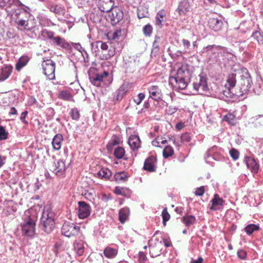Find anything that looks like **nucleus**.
<instances>
[{"mask_svg": "<svg viewBox=\"0 0 263 263\" xmlns=\"http://www.w3.org/2000/svg\"><path fill=\"white\" fill-rule=\"evenodd\" d=\"M191 77L189 66L185 63H177L171 70L169 83L174 90H182L187 87Z\"/></svg>", "mask_w": 263, "mask_h": 263, "instance_id": "1", "label": "nucleus"}, {"mask_svg": "<svg viewBox=\"0 0 263 263\" xmlns=\"http://www.w3.org/2000/svg\"><path fill=\"white\" fill-rule=\"evenodd\" d=\"M21 223V232L23 236L33 238L35 234L36 217L31 215V211H26L22 217Z\"/></svg>", "mask_w": 263, "mask_h": 263, "instance_id": "2", "label": "nucleus"}, {"mask_svg": "<svg viewBox=\"0 0 263 263\" xmlns=\"http://www.w3.org/2000/svg\"><path fill=\"white\" fill-rule=\"evenodd\" d=\"M42 229L47 233H51L54 227V214L49 207H45L41 218Z\"/></svg>", "mask_w": 263, "mask_h": 263, "instance_id": "3", "label": "nucleus"}, {"mask_svg": "<svg viewBox=\"0 0 263 263\" xmlns=\"http://www.w3.org/2000/svg\"><path fill=\"white\" fill-rule=\"evenodd\" d=\"M44 74L49 79L55 78V63L50 59L44 60L42 63Z\"/></svg>", "mask_w": 263, "mask_h": 263, "instance_id": "4", "label": "nucleus"}, {"mask_svg": "<svg viewBox=\"0 0 263 263\" xmlns=\"http://www.w3.org/2000/svg\"><path fill=\"white\" fill-rule=\"evenodd\" d=\"M193 85L194 90L199 94H203L209 89L206 79L204 77L199 76L193 82Z\"/></svg>", "mask_w": 263, "mask_h": 263, "instance_id": "5", "label": "nucleus"}, {"mask_svg": "<svg viewBox=\"0 0 263 263\" xmlns=\"http://www.w3.org/2000/svg\"><path fill=\"white\" fill-rule=\"evenodd\" d=\"M79 231V227L70 222H65L61 229L62 234L68 237L78 235Z\"/></svg>", "mask_w": 263, "mask_h": 263, "instance_id": "6", "label": "nucleus"}, {"mask_svg": "<svg viewBox=\"0 0 263 263\" xmlns=\"http://www.w3.org/2000/svg\"><path fill=\"white\" fill-rule=\"evenodd\" d=\"M242 75L240 76V83L242 94L246 93L247 91L251 88L252 80L250 74L247 69H245L242 71Z\"/></svg>", "mask_w": 263, "mask_h": 263, "instance_id": "7", "label": "nucleus"}, {"mask_svg": "<svg viewBox=\"0 0 263 263\" xmlns=\"http://www.w3.org/2000/svg\"><path fill=\"white\" fill-rule=\"evenodd\" d=\"M78 215L80 219L87 218L90 215L91 208L85 201H79Z\"/></svg>", "mask_w": 263, "mask_h": 263, "instance_id": "8", "label": "nucleus"}, {"mask_svg": "<svg viewBox=\"0 0 263 263\" xmlns=\"http://www.w3.org/2000/svg\"><path fill=\"white\" fill-rule=\"evenodd\" d=\"M111 10V13L109 14L108 18L111 24L115 25L122 20L123 17V13L121 9L117 5Z\"/></svg>", "mask_w": 263, "mask_h": 263, "instance_id": "9", "label": "nucleus"}, {"mask_svg": "<svg viewBox=\"0 0 263 263\" xmlns=\"http://www.w3.org/2000/svg\"><path fill=\"white\" fill-rule=\"evenodd\" d=\"M115 0H99L98 6L101 11L108 12L116 6Z\"/></svg>", "mask_w": 263, "mask_h": 263, "instance_id": "10", "label": "nucleus"}, {"mask_svg": "<svg viewBox=\"0 0 263 263\" xmlns=\"http://www.w3.org/2000/svg\"><path fill=\"white\" fill-rule=\"evenodd\" d=\"M108 76V73L104 71L103 73L90 74L89 79L91 83L96 86H100L101 82Z\"/></svg>", "mask_w": 263, "mask_h": 263, "instance_id": "11", "label": "nucleus"}, {"mask_svg": "<svg viewBox=\"0 0 263 263\" xmlns=\"http://www.w3.org/2000/svg\"><path fill=\"white\" fill-rule=\"evenodd\" d=\"M24 13L25 14V18H21L18 16L15 21L17 28L21 30L30 29L29 28L28 18L31 16V14L26 11H24Z\"/></svg>", "mask_w": 263, "mask_h": 263, "instance_id": "12", "label": "nucleus"}, {"mask_svg": "<svg viewBox=\"0 0 263 263\" xmlns=\"http://www.w3.org/2000/svg\"><path fill=\"white\" fill-rule=\"evenodd\" d=\"M65 162L61 160H57L51 168V170L57 175H62L65 171Z\"/></svg>", "mask_w": 263, "mask_h": 263, "instance_id": "13", "label": "nucleus"}, {"mask_svg": "<svg viewBox=\"0 0 263 263\" xmlns=\"http://www.w3.org/2000/svg\"><path fill=\"white\" fill-rule=\"evenodd\" d=\"M245 161L248 168L253 173H256L259 168V165L256 160L252 158L246 157Z\"/></svg>", "mask_w": 263, "mask_h": 263, "instance_id": "14", "label": "nucleus"}, {"mask_svg": "<svg viewBox=\"0 0 263 263\" xmlns=\"http://www.w3.org/2000/svg\"><path fill=\"white\" fill-rule=\"evenodd\" d=\"M209 27L214 31H218L222 28L223 22L217 18H210L208 21Z\"/></svg>", "mask_w": 263, "mask_h": 263, "instance_id": "15", "label": "nucleus"}, {"mask_svg": "<svg viewBox=\"0 0 263 263\" xmlns=\"http://www.w3.org/2000/svg\"><path fill=\"white\" fill-rule=\"evenodd\" d=\"M149 97L156 101L160 100L162 97L161 89L157 86H152L148 88Z\"/></svg>", "mask_w": 263, "mask_h": 263, "instance_id": "16", "label": "nucleus"}, {"mask_svg": "<svg viewBox=\"0 0 263 263\" xmlns=\"http://www.w3.org/2000/svg\"><path fill=\"white\" fill-rule=\"evenodd\" d=\"M156 159L154 156H151L145 161L143 168L144 170L149 172H153L155 170Z\"/></svg>", "mask_w": 263, "mask_h": 263, "instance_id": "17", "label": "nucleus"}, {"mask_svg": "<svg viewBox=\"0 0 263 263\" xmlns=\"http://www.w3.org/2000/svg\"><path fill=\"white\" fill-rule=\"evenodd\" d=\"M12 67L6 66L0 69V82L6 80L10 76L12 72Z\"/></svg>", "mask_w": 263, "mask_h": 263, "instance_id": "18", "label": "nucleus"}, {"mask_svg": "<svg viewBox=\"0 0 263 263\" xmlns=\"http://www.w3.org/2000/svg\"><path fill=\"white\" fill-rule=\"evenodd\" d=\"M73 249L77 255H82L85 251L84 242L81 240H76L73 243Z\"/></svg>", "mask_w": 263, "mask_h": 263, "instance_id": "19", "label": "nucleus"}, {"mask_svg": "<svg viewBox=\"0 0 263 263\" xmlns=\"http://www.w3.org/2000/svg\"><path fill=\"white\" fill-rule=\"evenodd\" d=\"M63 140V138L61 134H58L54 136L52 141V145L54 150L58 151L61 149Z\"/></svg>", "mask_w": 263, "mask_h": 263, "instance_id": "20", "label": "nucleus"}, {"mask_svg": "<svg viewBox=\"0 0 263 263\" xmlns=\"http://www.w3.org/2000/svg\"><path fill=\"white\" fill-rule=\"evenodd\" d=\"M128 142L130 147L134 150L138 148L140 146V140L137 136H130Z\"/></svg>", "mask_w": 263, "mask_h": 263, "instance_id": "21", "label": "nucleus"}, {"mask_svg": "<svg viewBox=\"0 0 263 263\" xmlns=\"http://www.w3.org/2000/svg\"><path fill=\"white\" fill-rule=\"evenodd\" d=\"M190 9V5L187 0H182L179 4L178 10L180 14H185Z\"/></svg>", "mask_w": 263, "mask_h": 263, "instance_id": "22", "label": "nucleus"}, {"mask_svg": "<svg viewBox=\"0 0 263 263\" xmlns=\"http://www.w3.org/2000/svg\"><path fill=\"white\" fill-rule=\"evenodd\" d=\"M111 175V172L106 167L102 168L97 173V175L99 178L106 180H109Z\"/></svg>", "mask_w": 263, "mask_h": 263, "instance_id": "23", "label": "nucleus"}, {"mask_svg": "<svg viewBox=\"0 0 263 263\" xmlns=\"http://www.w3.org/2000/svg\"><path fill=\"white\" fill-rule=\"evenodd\" d=\"M166 13L163 10L159 11L156 14L155 17L156 25L158 26H162V23L165 22Z\"/></svg>", "mask_w": 263, "mask_h": 263, "instance_id": "24", "label": "nucleus"}, {"mask_svg": "<svg viewBox=\"0 0 263 263\" xmlns=\"http://www.w3.org/2000/svg\"><path fill=\"white\" fill-rule=\"evenodd\" d=\"M223 202L224 201L222 198H220L217 194H215L212 200V205L211 209L213 210H217V206L222 205Z\"/></svg>", "mask_w": 263, "mask_h": 263, "instance_id": "25", "label": "nucleus"}, {"mask_svg": "<svg viewBox=\"0 0 263 263\" xmlns=\"http://www.w3.org/2000/svg\"><path fill=\"white\" fill-rule=\"evenodd\" d=\"M153 239H152L149 241L148 242L149 247L150 248V253H152V254L153 252H155L156 249L159 251L158 253L160 252V248L162 246L161 241H159L157 238H156L155 241H156L157 242H155L156 246H154L153 244Z\"/></svg>", "mask_w": 263, "mask_h": 263, "instance_id": "26", "label": "nucleus"}, {"mask_svg": "<svg viewBox=\"0 0 263 263\" xmlns=\"http://www.w3.org/2000/svg\"><path fill=\"white\" fill-rule=\"evenodd\" d=\"M29 60L28 56H23L21 57L16 64V69L20 71L23 67H24Z\"/></svg>", "mask_w": 263, "mask_h": 263, "instance_id": "27", "label": "nucleus"}, {"mask_svg": "<svg viewBox=\"0 0 263 263\" xmlns=\"http://www.w3.org/2000/svg\"><path fill=\"white\" fill-rule=\"evenodd\" d=\"M129 214V210L128 208H123L120 210L119 220L121 223H124L127 219Z\"/></svg>", "mask_w": 263, "mask_h": 263, "instance_id": "28", "label": "nucleus"}, {"mask_svg": "<svg viewBox=\"0 0 263 263\" xmlns=\"http://www.w3.org/2000/svg\"><path fill=\"white\" fill-rule=\"evenodd\" d=\"M236 82V74L232 73L229 74L227 81L226 86H229L228 89L230 91L234 87Z\"/></svg>", "mask_w": 263, "mask_h": 263, "instance_id": "29", "label": "nucleus"}, {"mask_svg": "<svg viewBox=\"0 0 263 263\" xmlns=\"http://www.w3.org/2000/svg\"><path fill=\"white\" fill-rule=\"evenodd\" d=\"M117 253V250L110 247H107L104 250V255L107 258H114Z\"/></svg>", "mask_w": 263, "mask_h": 263, "instance_id": "30", "label": "nucleus"}, {"mask_svg": "<svg viewBox=\"0 0 263 263\" xmlns=\"http://www.w3.org/2000/svg\"><path fill=\"white\" fill-rule=\"evenodd\" d=\"M259 226L258 224H250L245 227V230L246 233L250 235L254 232L259 230Z\"/></svg>", "mask_w": 263, "mask_h": 263, "instance_id": "31", "label": "nucleus"}, {"mask_svg": "<svg viewBox=\"0 0 263 263\" xmlns=\"http://www.w3.org/2000/svg\"><path fill=\"white\" fill-rule=\"evenodd\" d=\"M50 10L59 15H63L65 13V9L60 5H55L51 7Z\"/></svg>", "mask_w": 263, "mask_h": 263, "instance_id": "32", "label": "nucleus"}, {"mask_svg": "<svg viewBox=\"0 0 263 263\" xmlns=\"http://www.w3.org/2000/svg\"><path fill=\"white\" fill-rule=\"evenodd\" d=\"M59 98L65 101H71L72 97L70 93L66 90H62L59 92Z\"/></svg>", "mask_w": 263, "mask_h": 263, "instance_id": "33", "label": "nucleus"}, {"mask_svg": "<svg viewBox=\"0 0 263 263\" xmlns=\"http://www.w3.org/2000/svg\"><path fill=\"white\" fill-rule=\"evenodd\" d=\"M114 178L117 181H125L128 178L127 173L125 172L117 173Z\"/></svg>", "mask_w": 263, "mask_h": 263, "instance_id": "34", "label": "nucleus"}, {"mask_svg": "<svg viewBox=\"0 0 263 263\" xmlns=\"http://www.w3.org/2000/svg\"><path fill=\"white\" fill-rule=\"evenodd\" d=\"M52 42L57 45L61 47H65L67 45V43L65 40L59 36H55L53 39Z\"/></svg>", "mask_w": 263, "mask_h": 263, "instance_id": "35", "label": "nucleus"}, {"mask_svg": "<svg viewBox=\"0 0 263 263\" xmlns=\"http://www.w3.org/2000/svg\"><path fill=\"white\" fill-rule=\"evenodd\" d=\"M196 218L192 215H188L183 217V221L186 226H190L195 222Z\"/></svg>", "mask_w": 263, "mask_h": 263, "instance_id": "36", "label": "nucleus"}, {"mask_svg": "<svg viewBox=\"0 0 263 263\" xmlns=\"http://www.w3.org/2000/svg\"><path fill=\"white\" fill-rule=\"evenodd\" d=\"M125 154L124 149L120 146L117 147L114 151V155L117 159H121Z\"/></svg>", "mask_w": 263, "mask_h": 263, "instance_id": "37", "label": "nucleus"}, {"mask_svg": "<svg viewBox=\"0 0 263 263\" xmlns=\"http://www.w3.org/2000/svg\"><path fill=\"white\" fill-rule=\"evenodd\" d=\"M174 154V149L171 146H166L163 151V155L165 158L172 156Z\"/></svg>", "mask_w": 263, "mask_h": 263, "instance_id": "38", "label": "nucleus"}, {"mask_svg": "<svg viewBox=\"0 0 263 263\" xmlns=\"http://www.w3.org/2000/svg\"><path fill=\"white\" fill-rule=\"evenodd\" d=\"M223 120L232 125H234L236 123L235 117L231 114H228L224 116Z\"/></svg>", "mask_w": 263, "mask_h": 263, "instance_id": "39", "label": "nucleus"}, {"mask_svg": "<svg viewBox=\"0 0 263 263\" xmlns=\"http://www.w3.org/2000/svg\"><path fill=\"white\" fill-rule=\"evenodd\" d=\"M128 84L124 83L120 87L118 91L119 94L124 96V95L128 91Z\"/></svg>", "mask_w": 263, "mask_h": 263, "instance_id": "40", "label": "nucleus"}, {"mask_svg": "<svg viewBox=\"0 0 263 263\" xmlns=\"http://www.w3.org/2000/svg\"><path fill=\"white\" fill-rule=\"evenodd\" d=\"M70 116L74 120H78L80 118V113L77 108H73L70 112Z\"/></svg>", "mask_w": 263, "mask_h": 263, "instance_id": "41", "label": "nucleus"}, {"mask_svg": "<svg viewBox=\"0 0 263 263\" xmlns=\"http://www.w3.org/2000/svg\"><path fill=\"white\" fill-rule=\"evenodd\" d=\"M153 31V27L150 24H147L143 28V32L145 35L150 36Z\"/></svg>", "mask_w": 263, "mask_h": 263, "instance_id": "42", "label": "nucleus"}, {"mask_svg": "<svg viewBox=\"0 0 263 263\" xmlns=\"http://www.w3.org/2000/svg\"><path fill=\"white\" fill-rule=\"evenodd\" d=\"M252 37L256 40L258 43H260L262 41L263 37L259 31H255L253 33L252 35Z\"/></svg>", "mask_w": 263, "mask_h": 263, "instance_id": "43", "label": "nucleus"}, {"mask_svg": "<svg viewBox=\"0 0 263 263\" xmlns=\"http://www.w3.org/2000/svg\"><path fill=\"white\" fill-rule=\"evenodd\" d=\"M162 216L163 218V224L164 226H165L166 221H167L170 218V215L167 212L166 209L163 210L162 212Z\"/></svg>", "mask_w": 263, "mask_h": 263, "instance_id": "44", "label": "nucleus"}, {"mask_svg": "<svg viewBox=\"0 0 263 263\" xmlns=\"http://www.w3.org/2000/svg\"><path fill=\"white\" fill-rule=\"evenodd\" d=\"M7 138L8 133L3 126H0V140H6Z\"/></svg>", "mask_w": 263, "mask_h": 263, "instance_id": "45", "label": "nucleus"}, {"mask_svg": "<svg viewBox=\"0 0 263 263\" xmlns=\"http://www.w3.org/2000/svg\"><path fill=\"white\" fill-rule=\"evenodd\" d=\"M261 117H263V115H259L256 116L254 118L255 120V126L256 127H258L260 126L263 125V121H260L259 118Z\"/></svg>", "mask_w": 263, "mask_h": 263, "instance_id": "46", "label": "nucleus"}, {"mask_svg": "<svg viewBox=\"0 0 263 263\" xmlns=\"http://www.w3.org/2000/svg\"><path fill=\"white\" fill-rule=\"evenodd\" d=\"M230 156H231V157L234 160H237L239 158V152L234 148H232V149L230 150Z\"/></svg>", "mask_w": 263, "mask_h": 263, "instance_id": "47", "label": "nucleus"}, {"mask_svg": "<svg viewBox=\"0 0 263 263\" xmlns=\"http://www.w3.org/2000/svg\"><path fill=\"white\" fill-rule=\"evenodd\" d=\"M115 50L114 49H109L108 51V53L104 54L102 59L107 60L112 57L115 54Z\"/></svg>", "mask_w": 263, "mask_h": 263, "instance_id": "48", "label": "nucleus"}, {"mask_svg": "<svg viewBox=\"0 0 263 263\" xmlns=\"http://www.w3.org/2000/svg\"><path fill=\"white\" fill-rule=\"evenodd\" d=\"M178 110V108L175 106H170L166 109V112L169 115H172L175 113Z\"/></svg>", "mask_w": 263, "mask_h": 263, "instance_id": "49", "label": "nucleus"}, {"mask_svg": "<svg viewBox=\"0 0 263 263\" xmlns=\"http://www.w3.org/2000/svg\"><path fill=\"white\" fill-rule=\"evenodd\" d=\"M44 35L48 39L51 40L52 41L54 38V33L51 31L45 30L43 32Z\"/></svg>", "mask_w": 263, "mask_h": 263, "instance_id": "50", "label": "nucleus"}, {"mask_svg": "<svg viewBox=\"0 0 263 263\" xmlns=\"http://www.w3.org/2000/svg\"><path fill=\"white\" fill-rule=\"evenodd\" d=\"M95 45H97V46H100V48L102 50L106 51L108 48L107 44L103 42L102 41H97V43Z\"/></svg>", "mask_w": 263, "mask_h": 263, "instance_id": "51", "label": "nucleus"}, {"mask_svg": "<svg viewBox=\"0 0 263 263\" xmlns=\"http://www.w3.org/2000/svg\"><path fill=\"white\" fill-rule=\"evenodd\" d=\"M145 98V95L143 93H140L138 95V99H135L134 102L137 104L139 105L141 102L143 101V100Z\"/></svg>", "mask_w": 263, "mask_h": 263, "instance_id": "52", "label": "nucleus"}, {"mask_svg": "<svg viewBox=\"0 0 263 263\" xmlns=\"http://www.w3.org/2000/svg\"><path fill=\"white\" fill-rule=\"evenodd\" d=\"M237 256L241 259H245L247 256V252L243 250H239L237 251Z\"/></svg>", "mask_w": 263, "mask_h": 263, "instance_id": "53", "label": "nucleus"}, {"mask_svg": "<svg viewBox=\"0 0 263 263\" xmlns=\"http://www.w3.org/2000/svg\"><path fill=\"white\" fill-rule=\"evenodd\" d=\"M181 141L183 142H188L191 140V137L189 134L185 133L181 136Z\"/></svg>", "mask_w": 263, "mask_h": 263, "instance_id": "54", "label": "nucleus"}, {"mask_svg": "<svg viewBox=\"0 0 263 263\" xmlns=\"http://www.w3.org/2000/svg\"><path fill=\"white\" fill-rule=\"evenodd\" d=\"M194 193L196 196H202L204 193V187L202 186L197 188Z\"/></svg>", "mask_w": 263, "mask_h": 263, "instance_id": "55", "label": "nucleus"}, {"mask_svg": "<svg viewBox=\"0 0 263 263\" xmlns=\"http://www.w3.org/2000/svg\"><path fill=\"white\" fill-rule=\"evenodd\" d=\"M147 259L146 255L142 252L139 253V263H144Z\"/></svg>", "mask_w": 263, "mask_h": 263, "instance_id": "56", "label": "nucleus"}, {"mask_svg": "<svg viewBox=\"0 0 263 263\" xmlns=\"http://www.w3.org/2000/svg\"><path fill=\"white\" fill-rule=\"evenodd\" d=\"M183 45L185 49H186V52L190 51V47L191 46L190 42L187 40L183 39L182 40Z\"/></svg>", "mask_w": 263, "mask_h": 263, "instance_id": "57", "label": "nucleus"}, {"mask_svg": "<svg viewBox=\"0 0 263 263\" xmlns=\"http://www.w3.org/2000/svg\"><path fill=\"white\" fill-rule=\"evenodd\" d=\"M94 196H95V194L93 192L87 191L84 194V196H85V198H86L87 199H88L90 201H91L92 199H93Z\"/></svg>", "mask_w": 263, "mask_h": 263, "instance_id": "58", "label": "nucleus"}, {"mask_svg": "<svg viewBox=\"0 0 263 263\" xmlns=\"http://www.w3.org/2000/svg\"><path fill=\"white\" fill-rule=\"evenodd\" d=\"M4 93H0V105H5L7 104V98L4 97Z\"/></svg>", "mask_w": 263, "mask_h": 263, "instance_id": "59", "label": "nucleus"}, {"mask_svg": "<svg viewBox=\"0 0 263 263\" xmlns=\"http://www.w3.org/2000/svg\"><path fill=\"white\" fill-rule=\"evenodd\" d=\"M121 34V30H116L112 33V39L113 40L117 39Z\"/></svg>", "mask_w": 263, "mask_h": 263, "instance_id": "60", "label": "nucleus"}, {"mask_svg": "<svg viewBox=\"0 0 263 263\" xmlns=\"http://www.w3.org/2000/svg\"><path fill=\"white\" fill-rule=\"evenodd\" d=\"M74 48L79 51L82 54H83V52L86 53V52L84 50V49L81 46V44L79 43H76L74 44Z\"/></svg>", "mask_w": 263, "mask_h": 263, "instance_id": "61", "label": "nucleus"}, {"mask_svg": "<svg viewBox=\"0 0 263 263\" xmlns=\"http://www.w3.org/2000/svg\"><path fill=\"white\" fill-rule=\"evenodd\" d=\"M27 114H28V111H23L21 115L20 120L22 121V122H23L25 124L27 123V122L25 120V118H26V116L27 115Z\"/></svg>", "mask_w": 263, "mask_h": 263, "instance_id": "62", "label": "nucleus"}, {"mask_svg": "<svg viewBox=\"0 0 263 263\" xmlns=\"http://www.w3.org/2000/svg\"><path fill=\"white\" fill-rule=\"evenodd\" d=\"M160 140H161V138L158 137L155 140L152 141V145L155 146L159 147Z\"/></svg>", "mask_w": 263, "mask_h": 263, "instance_id": "63", "label": "nucleus"}, {"mask_svg": "<svg viewBox=\"0 0 263 263\" xmlns=\"http://www.w3.org/2000/svg\"><path fill=\"white\" fill-rule=\"evenodd\" d=\"M214 47H215L214 45L207 46L206 47H204L202 49V52L204 53V52H206L209 50H211L214 48Z\"/></svg>", "mask_w": 263, "mask_h": 263, "instance_id": "64", "label": "nucleus"}]
</instances>
